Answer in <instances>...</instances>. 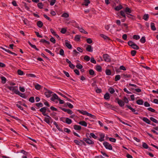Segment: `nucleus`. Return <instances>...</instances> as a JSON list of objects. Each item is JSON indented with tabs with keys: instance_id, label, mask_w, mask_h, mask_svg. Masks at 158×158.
I'll return each instance as SVG.
<instances>
[{
	"instance_id": "1",
	"label": "nucleus",
	"mask_w": 158,
	"mask_h": 158,
	"mask_svg": "<svg viewBox=\"0 0 158 158\" xmlns=\"http://www.w3.org/2000/svg\"><path fill=\"white\" fill-rule=\"evenodd\" d=\"M7 88L10 90L12 91L16 94L19 91L17 86H8Z\"/></svg>"
},
{
	"instance_id": "2",
	"label": "nucleus",
	"mask_w": 158,
	"mask_h": 158,
	"mask_svg": "<svg viewBox=\"0 0 158 158\" xmlns=\"http://www.w3.org/2000/svg\"><path fill=\"white\" fill-rule=\"evenodd\" d=\"M103 144L106 149L110 150H112V147L111 144H110L107 142L105 141L104 142Z\"/></svg>"
},
{
	"instance_id": "3",
	"label": "nucleus",
	"mask_w": 158,
	"mask_h": 158,
	"mask_svg": "<svg viewBox=\"0 0 158 158\" xmlns=\"http://www.w3.org/2000/svg\"><path fill=\"white\" fill-rule=\"evenodd\" d=\"M103 57L105 61L109 62L110 61V56L107 54H105L103 55Z\"/></svg>"
},
{
	"instance_id": "4",
	"label": "nucleus",
	"mask_w": 158,
	"mask_h": 158,
	"mask_svg": "<svg viewBox=\"0 0 158 158\" xmlns=\"http://www.w3.org/2000/svg\"><path fill=\"white\" fill-rule=\"evenodd\" d=\"M44 89L46 91L45 92V94L46 97L47 98L50 97L51 96V94L52 93V92L45 88H44Z\"/></svg>"
},
{
	"instance_id": "5",
	"label": "nucleus",
	"mask_w": 158,
	"mask_h": 158,
	"mask_svg": "<svg viewBox=\"0 0 158 158\" xmlns=\"http://www.w3.org/2000/svg\"><path fill=\"white\" fill-rule=\"evenodd\" d=\"M117 102L119 106L121 107H123L124 106L125 104L124 102L122 100L119 99L118 98H116V99Z\"/></svg>"
},
{
	"instance_id": "6",
	"label": "nucleus",
	"mask_w": 158,
	"mask_h": 158,
	"mask_svg": "<svg viewBox=\"0 0 158 158\" xmlns=\"http://www.w3.org/2000/svg\"><path fill=\"white\" fill-rule=\"evenodd\" d=\"M83 140L89 144H94V142L89 139L84 138L83 139Z\"/></svg>"
},
{
	"instance_id": "7",
	"label": "nucleus",
	"mask_w": 158,
	"mask_h": 158,
	"mask_svg": "<svg viewBox=\"0 0 158 158\" xmlns=\"http://www.w3.org/2000/svg\"><path fill=\"white\" fill-rule=\"evenodd\" d=\"M61 109L63 111H64L65 112L69 114H72L73 113V112L72 111V110L70 109H68L62 107L61 108Z\"/></svg>"
},
{
	"instance_id": "8",
	"label": "nucleus",
	"mask_w": 158,
	"mask_h": 158,
	"mask_svg": "<svg viewBox=\"0 0 158 158\" xmlns=\"http://www.w3.org/2000/svg\"><path fill=\"white\" fill-rule=\"evenodd\" d=\"M52 119V118L50 116H48L47 117H44V120L48 124H50V121H51Z\"/></svg>"
},
{
	"instance_id": "9",
	"label": "nucleus",
	"mask_w": 158,
	"mask_h": 158,
	"mask_svg": "<svg viewBox=\"0 0 158 158\" xmlns=\"http://www.w3.org/2000/svg\"><path fill=\"white\" fill-rule=\"evenodd\" d=\"M59 99V98L58 97V96L55 94H53L52 97L51 98V100L52 101L54 102L55 100L56 99Z\"/></svg>"
},
{
	"instance_id": "10",
	"label": "nucleus",
	"mask_w": 158,
	"mask_h": 158,
	"mask_svg": "<svg viewBox=\"0 0 158 158\" xmlns=\"http://www.w3.org/2000/svg\"><path fill=\"white\" fill-rule=\"evenodd\" d=\"M100 138L98 140L102 142L104 140L105 134L102 133H101L99 134Z\"/></svg>"
},
{
	"instance_id": "11",
	"label": "nucleus",
	"mask_w": 158,
	"mask_h": 158,
	"mask_svg": "<svg viewBox=\"0 0 158 158\" xmlns=\"http://www.w3.org/2000/svg\"><path fill=\"white\" fill-rule=\"evenodd\" d=\"M125 11L127 15H130L132 16L131 14H129L131 12V10L128 7H127L126 8Z\"/></svg>"
},
{
	"instance_id": "12",
	"label": "nucleus",
	"mask_w": 158,
	"mask_h": 158,
	"mask_svg": "<svg viewBox=\"0 0 158 158\" xmlns=\"http://www.w3.org/2000/svg\"><path fill=\"white\" fill-rule=\"evenodd\" d=\"M86 50L89 52H92L93 48L91 46L89 45H87L86 48Z\"/></svg>"
},
{
	"instance_id": "13",
	"label": "nucleus",
	"mask_w": 158,
	"mask_h": 158,
	"mask_svg": "<svg viewBox=\"0 0 158 158\" xmlns=\"http://www.w3.org/2000/svg\"><path fill=\"white\" fill-rule=\"evenodd\" d=\"M65 122L63 120H62V121L63 122H65L66 123H67L68 124H70L72 123V121L70 118H65Z\"/></svg>"
},
{
	"instance_id": "14",
	"label": "nucleus",
	"mask_w": 158,
	"mask_h": 158,
	"mask_svg": "<svg viewBox=\"0 0 158 158\" xmlns=\"http://www.w3.org/2000/svg\"><path fill=\"white\" fill-rule=\"evenodd\" d=\"M142 120L148 124H151V121L148 119L146 117H143Z\"/></svg>"
},
{
	"instance_id": "15",
	"label": "nucleus",
	"mask_w": 158,
	"mask_h": 158,
	"mask_svg": "<svg viewBox=\"0 0 158 158\" xmlns=\"http://www.w3.org/2000/svg\"><path fill=\"white\" fill-rule=\"evenodd\" d=\"M78 123L81 125L82 126H84V127H86L87 126V123L84 121H80Z\"/></svg>"
},
{
	"instance_id": "16",
	"label": "nucleus",
	"mask_w": 158,
	"mask_h": 158,
	"mask_svg": "<svg viewBox=\"0 0 158 158\" xmlns=\"http://www.w3.org/2000/svg\"><path fill=\"white\" fill-rule=\"evenodd\" d=\"M73 127L74 129L76 130H80L81 129V127L80 125H75Z\"/></svg>"
},
{
	"instance_id": "17",
	"label": "nucleus",
	"mask_w": 158,
	"mask_h": 158,
	"mask_svg": "<svg viewBox=\"0 0 158 158\" xmlns=\"http://www.w3.org/2000/svg\"><path fill=\"white\" fill-rule=\"evenodd\" d=\"M77 28H78V29H79V30L81 32L84 33H85V34H88V32H86V31H85L84 30V29L83 28H82V27H77Z\"/></svg>"
},
{
	"instance_id": "18",
	"label": "nucleus",
	"mask_w": 158,
	"mask_h": 158,
	"mask_svg": "<svg viewBox=\"0 0 158 158\" xmlns=\"http://www.w3.org/2000/svg\"><path fill=\"white\" fill-rule=\"evenodd\" d=\"M125 10H121L120 11V13L121 16L124 18H126V15L125 14Z\"/></svg>"
},
{
	"instance_id": "19",
	"label": "nucleus",
	"mask_w": 158,
	"mask_h": 158,
	"mask_svg": "<svg viewBox=\"0 0 158 158\" xmlns=\"http://www.w3.org/2000/svg\"><path fill=\"white\" fill-rule=\"evenodd\" d=\"M37 24V26L40 28H41L43 25V23L40 21H38Z\"/></svg>"
},
{
	"instance_id": "20",
	"label": "nucleus",
	"mask_w": 158,
	"mask_h": 158,
	"mask_svg": "<svg viewBox=\"0 0 158 158\" xmlns=\"http://www.w3.org/2000/svg\"><path fill=\"white\" fill-rule=\"evenodd\" d=\"M143 101L142 99H139L136 101V103L139 105H143Z\"/></svg>"
},
{
	"instance_id": "21",
	"label": "nucleus",
	"mask_w": 158,
	"mask_h": 158,
	"mask_svg": "<svg viewBox=\"0 0 158 158\" xmlns=\"http://www.w3.org/2000/svg\"><path fill=\"white\" fill-rule=\"evenodd\" d=\"M123 8V6L121 5L116 6L115 8V10L117 11H118Z\"/></svg>"
},
{
	"instance_id": "22",
	"label": "nucleus",
	"mask_w": 158,
	"mask_h": 158,
	"mask_svg": "<svg viewBox=\"0 0 158 158\" xmlns=\"http://www.w3.org/2000/svg\"><path fill=\"white\" fill-rule=\"evenodd\" d=\"M16 94L19 95L20 97L23 98H25V95L24 94L21 93L19 91H18Z\"/></svg>"
},
{
	"instance_id": "23",
	"label": "nucleus",
	"mask_w": 158,
	"mask_h": 158,
	"mask_svg": "<svg viewBox=\"0 0 158 158\" xmlns=\"http://www.w3.org/2000/svg\"><path fill=\"white\" fill-rule=\"evenodd\" d=\"M109 94L108 93H106L104 95V98L106 100H108L110 98Z\"/></svg>"
},
{
	"instance_id": "24",
	"label": "nucleus",
	"mask_w": 158,
	"mask_h": 158,
	"mask_svg": "<svg viewBox=\"0 0 158 158\" xmlns=\"http://www.w3.org/2000/svg\"><path fill=\"white\" fill-rule=\"evenodd\" d=\"M56 0H48V1L50 2L51 6H53L56 2Z\"/></svg>"
},
{
	"instance_id": "25",
	"label": "nucleus",
	"mask_w": 158,
	"mask_h": 158,
	"mask_svg": "<svg viewBox=\"0 0 158 158\" xmlns=\"http://www.w3.org/2000/svg\"><path fill=\"white\" fill-rule=\"evenodd\" d=\"M108 91H109L110 93L111 94H113L115 92V90L114 89L112 88L111 87H110L109 89H108Z\"/></svg>"
},
{
	"instance_id": "26",
	"label": "nucleus",
	"mask_w": 158,
	"mask_h": 158,
	"mask_svg": "<svg viewBox=\"0 0 158 158\" xmlns=\"http://www.w3.org/2000/svg\"><path fill=\"white\" fill-rule=\"evenodd\" d=\"M65 45L69 49H71L72 48V46L68 42H66L65 43Z\"/></svg>"
},
{
	"instance_id": "27",
	"label": "nucleus",
	"mask_w": 158,
	"mask_h": 158,
	"mask_svg": "<svg viewBox=\"0 0 158 158\" xmlns=\"http://www.w3.org/2000/svg\"><path fill=\"white\" fill-rule=\"evenodd\" d=\"M100 35L105 40H109V37H108V36L103 34H100Z\"/></svg>"
},
{
	"instance_id": "28",
	"label": "nucleus",
	"mask_w": 158,
	"mask_h": 158,
	"mask_svg": "<svg viewBox=\"0 0 158 158\" xmlns=\"http://www.w3.org/2000/svg\"><path fill=\"white\" fill-rule=\"evenodd\" d=\"M151 29L153 31L156 30V28L155 26V24L153 23H152L151 24Z\"/></svg>"
},
{
	"instance_id": "29",
	"label": "nucleus",
	"mask_w": 158,
	"mask_h": 158,
	"mask_svg": "<svg viewBox=\"0 0 158 158\" xmlns=\"http://www.w3.org/2000/svg\"><path fill=\"white\" fill-rule=\"evenodd\" d=\"M150 119L153 122L156 123H158V121L154 118L151 117L150 118Z\"/></svg>"
},
{
	"instance_id": "30",
	"label": "nucleus",
	"mask_w": 158,
	"mask_h": 158,
	"mask_svg": "<svg viewBox=\"0 0 158 158\" xmlns=\"http://www.w3.org/2000/svg\"><path fill=\"white\" fill-rule=\"evenodd\" d=\"M123 102H124V103H128L129 102V100H128V99L126 97H123Z\"/></svg>"
},
{
	"instance_id": "31",
	"label": "nucleus",
	"mask_w": 158,
	"mask_h": 158,
	"mask_svg": "<svg viewBox=\"0 0 158 158\" xmlns=\"http://www.w3.org/2000/svg\"><path fill=\"white\" fill-rule=\"evenodd\" d=\"M47 110V108L46 107H44L40 109V111L42 112V114L45 112Z\"/></svg>"
},
{
	"instance_id": "32",
	"label": "nucleus",
	"mask_w": 158,
	"mask_h": 158,
	"mask_svg": "<svg viewBox=\"0 0 158 158\" xmlns=\"http://www.w3.org/2000/svg\"><path fill=\"white\" fill-rule=\"evenodd\" d=\"M42 86L39 84H37L35 85V88L37 90H39Z\"/></svg>"
},
{
	"instance_id": "33",
	"label": "nucleus",
	"mask_w": 158,
	"mask_h": 158,
	"mask_svg": "<svg viewBox=\"0 0 158 158\" xmlns=\"http://www.w3.org/2000/svg\"><path fill=\"white\" fill-rule=\"evenodd\" d=\"M123 78L125 79L126 78L130 77H131V75L127 74H123Z\"/></svg>"
},
{
	"instance_id": "34",
	"label": "nucleus",
	"mask_w": 158,
	"mask_h": 158,
	"mask_svg": "<svg viewBox=\"0 0 158 158\" xmlns=\"http://www.w3.org/2000/svg\"><path fill=\"white\" fill-rule=\"evenodd\" d=\"M126 106L130 110H131L132 112H135V110L132 108L130 106L127 105Z\"/></svg>"
},
{
	"instance_id": "35",
	"label": "nucleus",
	"mask_w": 158,
	"mask_h": 158,
	"mask_svg": "<svg viewBox=\"0 0 158 158\" xmlns=\"http://www.w3.org/2000/svg\"><path fill=\"white\" fill-rule=\"evenodd\" d=\"M142 146L145 149H147L148 148V145L145 143H143Z\"/></svg>"
},
{
	"instance_id": "36",
	"label": "nucleus",
	"mask_w": 158,
	"mask_h": 158,
	"mask_svg": "<svg viewBox=\"0 0 158 158\" xmlns=\"http://www.w3.org/2000/svg\"><path fill=\"white\" fill-rule=\"evenodd\" d=\"M131 47L135 49H138L139 48V47L135 43Z\"/></svg>"
},
{
	"instance_id": "37",
	"label": "nucleus",
	"mask_w": 158,
	"mask_h": 158,
	"mask_svg": "<svg viewBox=\"0 0 158 158\" xmlns=\"http://www.w3.org/2000/svg\"><path fill=\"white\" fill-rule=\"evenodd\" d=\"M90 3V2L89 0H84V5L87 6Z\"/></svg>"
},
{
	"instance_id": "38",
	"label": "nucleus",
	"mask_w": 158,
	"mask_h": 158,
	"mask_svg": "<svg viewBox=\"0 0 158 158\" xmlns=\"http://www.w3.org/2000/svg\"><path fill=\"white\" fill-rule=\"evenodd\" d=\"M149 18V16L148 14H145L143 16V19L146 21L148 20Z\"/></svg>"
},
{
	"instance_id": "39",
	"label": "nucleus",
	"mask_w": 158,
	"mask_h": 158,
	"mask_svg": "<svg viewBox=\"0 0 158 158\" xmlns=\"http://www.w3.org/2000/svg\"><path fill=\"white\" fill-rule=\"evenodd\" d=\"M2 82L3 84H5L6 81V79L4 77H1Z\"/></svg>"
},
{
	"instance_id": "40",
	"label": "nucleus",
	"mask_w": 158,
	"mask_h": 158,
	"mask_svg": "<svg viewBox=\"0 0 158 158\" xmlns=\"http://www.w3.org/2000/svg\"><path fill=\"white\" fill-rule=\"evenodd\" d=\"M120 79V76L119 75H117L115 76V80L116 81L119 80Z\"/></svg>"
},
{
	"instance_id": "41",
	"label": "nucleus",
	"mask_w": 158,
	"mask_h": 158,
	"mask_svg": "<svg viewBox=\"0 0 158 158\" xmlns=\"http://www.w3.org/2000/svg\"><path fill=\"white\" fill-rule=\"evenodd\" d=\"M145 38L144 36L142 37L140 39V41L142 43H144L145 42Z\"/></svg>"
},
{
	"instance_id": "42",
	"label": "nucleus",
	"mask_w": 158,
	"mask_h": 158,
	"mask_svg": "<svg viewBox=\"0 0 158 158\" xmlns=\"http://www.w3.org/2000/svg\"><path fill=\"white\" fill-rule=\"evenodd\" d=\"M106 73L107 75H110L111 74V72L110 69H107L106 70Z\"/></svg>"
},
{
	"instance_id": "43",
	"label": "nucleus",
	"mask_w": 158,
	"mask_h": 158,
	"mask_svg": "<svg viewBox=\"0 0 158 158\" xmlns=\"http://www.w3.org/2000/svg\"><path fill=\"white\" fill-rule=\"evenodd\" d=\"M76 67L77 68L79 69H81L83 68L82 66L79 63H77L76 65Z\"/></svg>"
},
{
	"instance_id": "44",
	"label": "nucleus",
	"mask_w": 158,
	"mask_h": 158,
	"mask_svg": "<svg viewBox=\"0 0 158 158\" xmlns=\"http://www.w3.org/2000/svg\"><path fill=\"white\" fill-rule=\"evenodd\" d=\"M67 31L66 28H62L61 29L60 32L62 34H65Z\"/></svg>"
},
{
	"instance_id": "45",
	"label": "nucleus",
	"mask_w": 158,
	"mask_h": 158,
	"mask_svg": "<svg viewBox=\"0 0 158 158\" xmlns=\"http://www.w3.org/2000/svg\"><path fill=\"white\" fill-rule=\"evenodd\" d=\"M37 6L39 8L42 9L43 8V5L42 3L40 2L38 4Z\"/></svg>"
},
{
	"instance_id": "46",
	"label": "nucleus",
	"mask_w": 158,
	"mask_h": 158,
	"mask_svg": "<svg viewBox=\"0 0 158 158\" xmlns=\"http://www.w3.org/2000/svg\"><path fill=\"white\" fill-rule=\"evenodd\" d=\"M17 73H18V74L20 75H23L24 74L23 72L20 69H19L18 70Z\"/></svg>"
},
{
	"instance_id": "47",
	"label": "nucleus",
	"mask_w": 158,
	"mask_h": 158,
	"mask_svg": "<svg viewBox=\"0 0 158 158\" xmlns=\"http://www.w3.org/2000/svg\"><path fill=\"white\" fill-rule=\"evenodd\" d=\"M86 115L88 116L91 117L93 119H94L95 117L94 115H92V114H91L90 113H88V112H87Z\"/></svg>"
},
{
	"instance_id": "48",
	"label": "nucleus",
	"mask_w": 158,
	"mask_h": 158,
	"mask_svg": "<svg viewBox=\"0 0 158 158\" xmlns=\"http://www.w3.org/2000/svg\"><path fill=\"white\" fill-rule=\"evenodd\" d=\"M61 16L63 17L68 18L69 16V15L68 13H65L63 14Z\"/></svg>"
},
{
	"instance_id": "49",
	"label": "nucleus",
	"mask_w": 158,
	"mask_h": 158,
	"mask_svg": "<svg viewBox=\"0 0 158 158\" xmlns=\"http://www.w3.org/2000/svg\"><path fill=\"white\" fill-rule=\"evenodd\" d=\"M90 135L91 137H92L95 139H96L97 138V137L96 135H95L94 133H90Z\"/></svg>"
},
{
	"instance_id": "50",
	"label": "nucleus",
	"mask_w": 158,
	"mask_h": 158,
	"mask_svg": "<svg viewBox=\"0 0 158 158\" xmlns=\"http://www.w3.org/2000/svg\"><path fill=\"white\" fill-rule=\"evenodd\" d=\"M74 142L77 145H81V143L77 140H74Z\"/></svg>"
},
{
	"instance_id": "51",
	"label": "nucleus",
	"mask_w": 158,
	"mask_h": 158,
	"mask_svg": "<svg viewBox=\"0 0 158 158\" xmlns=\"http://www.w3.org/2000/svg\"><path fill=\"white\" fill-rule=\"evenodd\" d=\"M96 70L99 72L101 71L102 70V67L99 65L97 66L96 68Z\"/></svg>"
},
{
	"instance_id": "52",
	"label": "nucleus",
	"mask_w": 158,
	"mask_h": 158,
	"mask_svg": "<svg viewBox=\"0 0 158 158\" xmlns=\"http://www.w3.org/2000/svg\"><path fill=\"white\" fill-rule=\"evenodd\" d=\"M80 36L78 35H76L75 37V40L77 41H78L80 40Z\"/></svg>"
},
{
	"instance_id": "53",
	"label": "nucleus",
	"mask_w": 158,
	"mask_h": 158,
	"mask_svg": "<svg viewBox=\"0 0 158 158\" xmlns=\"http://www.w3.org/2000/svg\"><path fill=\"white\" fill-rule=\"evenodd\" d=\"M89 74L91 75H94V72L92 69H90L89 71Z\"/></svg>"
},
{
	"instance_id": "54",
	"label": "nucleus",
	"mask_w": 158,
	"mask_h": 158,
	"mask_svg": "<svg viewBox=\"0 0 158 158\" xmlns=\"http://www.w3.org/2000/svg\"><path fill=\"white\" fill-rule=\"evenodd\" d=\"M67 105L68 107L70 108H73V106L69 102H67Z\"/></svg>"
},
{
	"instance_id": "55",
	"label": "nucleus",
	"mask_w": 158,
	"mask_h": 158,
	"mask_svg": "<svg viewBox=\"0 0 158 158\" xmlns=\"http://www.w3.org/2000/svg\"><path fill=\"white\" fill-rule=\"evenodd\" d=\"M133 38L136 40H138L140 38V37L138 35H133Z\"/></svg>"
},
{
	"instance_id": "56",
	"label": "nucleus",
	"mask_w": 158,
	"mask_h": 158,
	"mask_svg": "<svg viewBox=\"0 0 158 158\" xmlns=\"http://www.w3.org/2000/svg\"><path fill=\"white\" fill-rule=\"evenodd\" d=\"M90 61L91 62L94 64H95L96 63V60H94V58L93 57H91L90 60Z\"/></svg>"
},
{
	"instance_id": "57",
	"label": "nucleus",
	"mask_w": 158,
	"mask_h": 158,
	"mask_svg": "<svg viewBox=\"0 0 158 158\" xmlns=\"http://www.w3.org/2000/svg\"><path fill=\"white\" fill-rule=\"evenodd\" d=\"M28 44L31 46L32 48H36V46L35 45H33L31 43L30 41L28 42Z\"/></svg>"
},
{
	"instance_id": "58",
	"label": "nucleus",
	"mask_w": 158,
	"mask_h": 158,
	"mask_svg": "<svg viewBox=\"0 0 158 158\" xmlns=\"http://www.w3.org/2000/svg\"><path fill=\"white\" fill-rule=\"evenodd\" d=\"M136 52V51L134 50H132L131 52V54L132 56H134L135 55Z\"/></svg>"
},
{
	"instance_id": "59",
	"label": "nucleus",
	"mask_w": 158,
	"mask_h": 158,
	"mask_svg": "<svg viewBox=\"0 0 158 158\" xmlns=\"http://www.w3.org/2000/svg\"><path fill=\"white\" fill-rule=\"evenodd\" d=\"M84 59L85 60L88 61L90 60V58L88 56H85L84 57Z\"/></svg>"
},
{
	"instance_id": "60",
	"label": "nucleus",
	"mask_w": 158,
	"mask_h": 158,
	"mask_svg": "<svg viewBox=\"0 0 158 158\" xmlns=\"http://www.w3.org/2000/svg\"><path fill=\"white\" fill-rule=\"evenodd\" d=\"M29 101L30 102L33 103L34 102V98L33 97H31L29 99Z\"/></svg>"
},
{
	"instance_id": "61",
	"label": "nucleus",
	"mask_w": 158,
	"mask_h": 158,
	"mask_svg": "<svg viewBox=\"0 0 158 158\" xmlns=\"http://www.w3.org/2000/svg\"><path fill=\"white\" fill-rule=\"evenodd\" d=\"M88 44H91L92 42V41L91 39L88 38L86 40Z\"/></svg>"
},
{
	"instance_id": "62",
	"label": "nucleus",
	"mask_w": 158,
	"mask_h": 158,
	"mask_svg": "<svg viewBox=\"0 0 158 158\" xmlns=\"http://www.w3.org/2000/svg\"><path fill=\"white\" fill-rule=\"evenodd\" d=\"M134 43L132 41H130L128 42V44L129 46H131V47L134 44Z\"/></svg>"
},
{
	"instance_id": "63",
	"label": "nucleus",
	"mask_w": 158,
	"mask_h": 158,
	"mask_svg": "<svg viewBox=\"0 0 158 158\" xmlns=\"http://www.w3.org/2000/svg\"><path fill=\"white\" fill-rule=\"evenodd\" d=\"M109 140L112 142H116V139L114 138L110 137L109 138Z\"/></svg>"
},
{
	"instance_id": "64",
	"label": "nucleus",
	"mask_w": 158,
	"mask_h": 158,
	"mask_svg": "<svg viewBox=\"0 0 158 158\" xmlns=\"http://www.w3.org/2000/svg\"><path fill=\"white\" fill-rule=\"evenodd\" d=\"M50 40L54 44L56 43V40L53 37H52L50 38Z\"/></svg>"
}]
</instances>
